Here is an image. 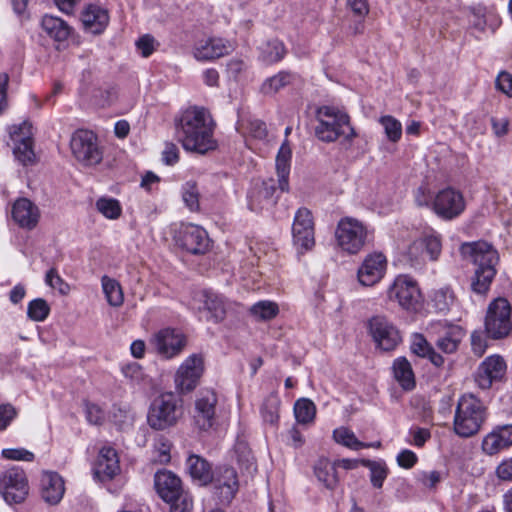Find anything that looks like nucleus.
<instances>
[{
  "label": "nucleus",
  "instance_id": "nucleus-1",
  "mask_svg": "<svg viewBox=\"0 0 512 512\" xmlns=\"http://www.w3.org/2000/svg\"><path fill=\"white\" fill-rule=\"evenodd\" d=\"M214 129L215 122L208 110L191 107L182 113L176 132L185 150L205 154L217 148Z\"/></svg>",
  "mask_w": 512,
  "mask_h": 512
},
{
  "label": "nucleus",
  "instance_id": "nucleus-2",
  "mask_svg": "<svg viewBox=\"0 0 512 512\" xmlns=\"http://www.w3.org/2000/svg\"><path fill=\"white\" fill-rule=\"evenodd\" d=\"M461 254L471 260L475 266L474 275L471 278V289L477 294H486L496 275L498 263L497 251L486 242L464 243L461 246Z\"/></svg>",
  "mask_w": 512,
  "mask_h": 512
},
{
  "label": "nucleus",
  "instance_id": "nucleus-3",
  "mask_svg": "<svg viewBox=\"0 0 512 512\" xmlns=\"http://www.w3.org/2000/svg\"><path fill=\"white\" fill-rule=\"evenodd\" d=\"M316 117L318 125L315 128L316 136L324 142H334L340 137L351 141L356 137L350 118L345 112L331 106L318 108Z\"/></svg>",
  "mask_w": 512,
  "mask_h": 512
},
{
  "label": "nucleus",
  "instance_id": "nucleus-4",
  "mask_svg": "<svg viewBox=\"0 0 512 512\" xmlns=\"http://www.w3.org/2000/svg\"><path fill=\"white\" fill-rule=\"evenodd\" d=\"M486 419V407L473 394L462 395L457 403L453 428L455 433L464 438L478 433Z\"/></svg>",
  "mask_w": 512,
  "mask_h": 512
},
{
  "label": "nucleus",
  "instance_id": "nucleus-5",
  "mask_svg": "<svg viewBox=\"0 0 512 512\" xmlns=\"http://www.w3.org/2000/svg\"><path fill=\"white\" fill-rule=\"evenodd\" d=\"M182 415V399L173 392H165L151 402L147 422L152 429L160 431L175 426Z\"/></svg>",
  "mask_w": 512,
  "mask_h": 512
},
{
  "label": "nucleus",
  "instance_id": "nucleus-6",
  "mask_svg": "<svg viewBox=\"0 0 512 512\" xmlns=\"http://www.w3.org/2000/svg\"><path fill=\"white\" fill-rule=\"evenodd\" d=\"M367 227L353 217H343L339 220L335 238L339 248L351 255L358 254L368 242Z\"/></svg>",
  "mask_w": 512,
  "mask_h": 512
},
{
  "label": "nucleus",
  "instance_id": "nucleus-7",
  "mask_svg": "<svg viewBox=\"0 0 512 512\" xmlns=\"http://www.w3.org/2000/svg\"><path fill=\"white\" fill-rule=\"evenodd\" d=\"M484 325L487 337L493 340L504 339L510 335L511 305L507 299L499 297L489 304Z\"/></svg>",
  "mask_w": 512,
  "mask_h": 512
},
{
  "label": "nucleus",
  "instance_id": "nucleus-8",
  "mask_svg": "<svg viewBox=\"0 0 512 512\" xmlns=\"http://www.w3.org/2000/svg\"><path fill=\"white\" fill-rule=\"evenodd\" d=\"M387 298L405 310H416L421 302L417 282L408 275H398L387 289Z\"/></svg>",
  "mask_w": 512,
  "mask_h": 512
},
{
  "label": "nucleus",
  "instance_id": "nucleus-9",
  "mask_svg": "<svg viewBox=\"0 0 512 512\" xmlns=\"http://www.w3.org/2000/svg\"><path fill=\"white\" fill-rule=\"evenodd\" d=\"M70 147L73 156L85 166L96 165L102 160V152L98 146L97 137L92 131L79 129L74 132Z\"/></svg>",
  "mask_w": 512,
  "mask_h": 512
},
{
  "label": "nucleus",
  "instance_id": "nucleus-10",
  "mask_svg": "<svg viewBox=\"0 0 512 512\" xmlns=\"http://www.w3.org/2000/svg\"><path fill=\"white\" fill-rule=\"evenodd\" d=\"M204 372V358L201 354H192L187 357L176 371L174 383L176 389L182 393L193 391L199 384Z\"/></svg>",
  "mask_w": 512,
  "mask_h": 512
},
{
  "label": "nucleus",
  "instance_id": "nucleus-11",
  "mask_svg": "<svg viewBox=\"0 0 512 512\" xmlns=\"http://www.w3.org/2000/svg\"><path fill=\"white\" fill-rule=\"evenodd\" d=\"M2 495L8 503H21L28 495L29 486L24 470L14 466L7 469L0 477Z\"/></svg>",
  "mask_w": 512,
  "mask_h": 512
},
{
  "label": "nucleus",
  "instance_id": "nucleus-12",
  "mask_svg": "<svg viewBox=\"0 0 512 512\" xmlns=\"http://www.w3.org/2000/svg\"><path fill=\"white\" fill-rule=\"evenodd\" d=\"M465 199L462 193L453 188H445L434 195L433 212L443 220H452L465 210Z\"/></svg>",
  "mask_w": 512,
  "mask_h": 512
},
{
  "label": "nucleus",
  "instance_id": "nucleus-13",
  "mask_svg": "<svg viewBox=\"0 0 512 512\" xmlns=\"http://www.w3.org/2000/svg\"><path fill=\"white\" fill-rule=\"evenodd\" d=\"M442 250L441 240L437 235H425L413 241L405 252V258L412 267L422 265L427 259L435 261Z\"/></svg>",
  "mask_w": 512,
  "mask_h": 512
},
{
  "label": "nucleus",
  "instance_id": "nucleus-14",
  "mask_svg": "<svg viewBox=\"0 0 512 512\" xmlns=\"http://www.w3.org/2000/svg\"><path fill=\"white\" fill-rule=\"evenodd\" d=\"M9 134L14 143L13 153L16 159L23 165L32 164L35 161L32 124L23 121L19 125H12L9 127Z\"/></svg>",
  "mask_w": 512,
  "mask_h": 512
},
{
  "label": "nucleus",
  "instance_id": "nucleus-15",
  "mask_svg": "<svg viewBox=\"0 0 512 512\" xmlns=\"http://www.w3.org/2000/svg\"><path fill=\"white\" fill-rule=\"evenodd\" d=\"M292 237L293 244L301 252L314 247V221L311 211L307 208L297 210L292 225Z\"/></svg>",
  "mask_w": 512,
  "mask_h": 512
},
{
  "label": "nucleus",
  "instance_id": "nucleus-16",
  "mask_svg": "<svg viewBox=\"0 0 512 512\" xmlns=\"http://www.w3.org/2000/svg\"><path fill=\"white\" fill-rule=\"evenodd\" d=\"M369 330L383 351H391L397 347L401 341L398 329L385 316L377 315L369 320Z\"/></svg>",
  "mask_w": 512,
  "mask_h": 512
},
{
  "label": "nucleus",
  "instance_id": "nucleus-17",
  "mask_svg": "<svg viewBox=\"0 0 512 512\" xmlns=\"http://www.w3.org/2000/svg\"><path fill=\"white\" fill-rule=\"evenodd\" d=\"M429 331L436 337V347L446 354L455 353L464 337V331L460 326L441 321L432 323Z\"/></svg>",
  "mask_w": 512,
  "mask_h": 512
},
{
  "label": "nucleus",
  "instance_id": "nucleus-18",
  "mask_svg": "<svg viewBox=\"0 0 512 512\" xmlns=\"http://www.w3.org/2000/svg\"><path fill=\"white\" fill-rule=\"evenodd\" d=\"M218 398L213 390L205 389L198 393L195 400L193 419L200 430L210 429L215 421Z\"/></svg>",
  "mask_w": 512,
  "mask_h": 512
},
{
  "label": "nucleus",
  "instance_id": "nucleus-19",
  "mask_svg": "<svg viewBox=\"0 0 512 512\" xmlns=\"http://www.w3.org/2000/svg\"><path fill=\"white\" fill-rule=\"evenodd\" d=\"M151 342L158 354L169 359L183 350L186 345V337L178 330L166 328L156 333Z\"/></svg>",
  "mask_w": 512,
  "mask_h": 512
},
{
  "label": "nucleus",
  "instance_id": "nucleus-20",
  "mask_svg": "<svg viewBox=\"0 0 512 512\" xmlns=\"http://www.w3.org/2000/svg\"><path fill=\"white\" fill-rule=\"evenodd\" d=\"M387 268L386 257L382 253L368 254L357 271L358 281L363 286H373L384 276Z\"/></svg>",
  "mask_w": 512,
  "mask_h": 512
},
{
  "label": "nucleus",
  "instance_id": "nucleus-21",
  "mask_svg": "<svg viewBox=\"0 0 512 512\" xmlns=\"http://www.w3.org/2000/svg\"><path fill=\"white\" fill-rule=\"evenodd\" d=\"M232 45L219 37H209L198 40L193 47V56L197 61L207 62L221 58L230 53Z\"/></svg>",
  "mask_w": 512,
  "mask_h": 512
},
{
  "label": "nucleus",
  "instance_id": "nucleus-22",
  "mask_svg": "<svg viewBox=\"0 0 512 512\" xmlns=\"http://www.w3.org/2000/svg\"><path fill=\"white\" fill-rule=\"evenodd\" d=\"M212 483L221 503H230L238 491L239 483L234 468L219 467L212 478Z\"/></svg>",
  "mask_w": 512,
  "mask_h": 512
},
{
  "label": "nucleus",
  "instance_id": "nucleus-23",
  "mask_svg": "<svg viewBox=\"0 0 512 512\" xmlns=\"http://www.w3.org/2000/svg\"><path fill=\"white\" fill-rule=\"evenodd\" d=\"M506 372V363L499 355L487 357L478 367L475 381L481 389H488L494 381L500 380Z\"/></svg>",
  "mask_w": 512,
  "mask_h": 512
},
{
  "label": "nucleus",
  "instance_id": "nucleus-24",
  "mask_svg": "<svg viewBox=\"0 0 512 512\" xmlns=\"http://www.w3.org/2000/svg\"><path fill=\"white\" fill-rule=\"evenodd\" d=\"M178 242L182 248L192 254H204L209 249L207 232L196 225H187L181 231Z\"/></svg>",
  "mask_w": 512,
  "mask_h": 512
},
{
  "label": "nucleus",
  "instance_id": "nucleus-25",
  "mask_svg": "<svg viewBox=\"0 0 512 512\" xmlns=\"http://www.w3.org/2000/svg\"><path fill=\"white\" fill-rule=\"evenodd\" d=\"M277 187L274 179L263 181L256 185L249 195V207L252 211H262L273 207L278 199Z\"/></svg>",
  "mask_w": 512,
  "mask_h": 512
},
{
  "label": "nucleus",
  "instance_id": "nucleus-26",
  "mask_svg": "<svg viewBox=\"0 0 512 512\" xmlns=\"http://www.w3.org/2000/svg\"><path fill=\"white\" fill-rule=\"evenodd\" d=\"M13 220L22 228L31 230L40 219L38 207L27 198H19L12 206Z\"/></svg>",
  "mask_w": 512,
  "mask_h": 512
},
{
  "label": "nucleus",
  "instance_id": "nucleus-27",
  "mask_svg": "<svg viewBox=\"0 0 512 512\" xmlns=\"http://www.w3.org/2000/svg\"><path fill=\"white\" fill-rule=\"evenodd\" d=\"M512 445V425L494 428L482 441V449L487 455H495Z\"/></svg>",
  "mask_w": 512,
  "mask_h": 512
},
{
  "label": "nucleus",
  "instance_id": "nucleus-28",
  "mask_svg": "<svg viewBox=\"0 0 512 512\" xmlns=\"http://www.w3.org/2000/svg\"><path fill=\"white\" fill-rule=\"evenodd\" d=\"M81 21L86 31L101 34L108 26L109 14L102 6L89 4L82 11Z\"/></svg>",
  "mask_w": 512,
  "mask_h": 512
},
{
  "label": "nucleus",
  "instance_id": "nucleus-29",
  "mask_svg": "<svg viewBox=\"0 0 512 512\" xmlns=\"http://www.w3.org/2000/svg\"><path fill=\"white\" fill-rule=\"evenodd\" d=\"M64 480L56 472L45 471L41 477V495L45 502L55 505L63 498Z\"/></svg>",
  "mask_w": 512,
  "mask_h": 512
},
{
  "label": "nucleus",
  "instance_id": "nucleus-30",
  "mask_svg": "<svg viewBox=\"0 0 512 512\" xmlns=\"http://www.w3.org/2000/svg\"><path fill=\"white\" fill-rule=\"evenodd\" d=\"M154 481L157 493L165 502L175 499L182 492L180 479L170 471L157 472Z\"/></svg>",
  "mask_w": 512,
  "mask_h": 512
},
{
  "label": "nucleus",
  "instance_id": "nucleus-31",
  "mask_svg": "<svg viewBox=\"0 0 512 512\" xmlns=\"http://www.w3.org/2000/svg\"><path fill=\"white\" fill-rule=\"evenodd\" d=\"M95 474L100 478L111 479L120 470L119 459L116 451L111 447H104L100 450L95 463Z\"/></svg>",
  "mask_w": 512,
  "mask_h": 512
},
{
  "label": "nucleus",
  "instance_id": "nucleus-32",
  "mask_svg": "<svg viewBox=\"0 0 512 512\" xmlns=\"http://www.w3.org/2000/svg\"><path fill=\"white\" fill-rule=\"evenodd\" d=\"M411 351L419 357L428 358L436 367H441L444 364V358L434 350L421 334L412 336Z\"/></svg>",
  "mask_w": 512,
  "mask_h": 512
},
{
  "label": "nucleus",
  "instance_id": "nucleus-33",
  "mask_svg": "<svg viewBox=\"0 0 512 512\" xmlns=\"http://www.w3.org/2000/svg\"><path fill=\"white\" fill-rule=\"evenodd\" d=\"M314 474L318 481L330 490H333L338 484L336 463L326 458H321L317 461L314 466Z\"/></svg>",
  "mask_w": 512,
  "mask_h": 512
},
{
  "label": "nucleus",
  "instance_id": "nucleus-34",
  "mask_svg": "<svg viewBox=\"0 0 512 512\" xmlns=\"http://www.w3.org/2000/svg\"><path fill=\"white\" fill-rule=\"evenodd\" d=\"M291 149L288 144L284 143L280 147L276 157V172L278 176L279 189L284 192L288 191V176L290 173Z\"/></svg>",
  "mask_w": 512,
  "mask_h": 512
},
{
  "label": "nucleus",
  "instance_id": "nucleus-35",
  "mask_svg": "<svg viewBox=\"0 0 512 512\" xmlns=\"http://www.w3.org/2000/svg\"><path fill=\"white\" fill-rule=\"evenodd\" d=\"M393 374L396 381L404 390H412L415 387V376L410 362L399 357L393 362Z\"/></svg>",
  "mask_w": 512,
  "mask_h": 512
},
{
  "label": "nucleus",
  "instance_id": "nucleus-36",
  "mask_svg": "<svg viewBox=\"0 0 512 512\" xmlns=\"http://www.w3.org/2000/svg\"><path fill=\"white\" fill-rule=\"evenodd\" d=\"M43 30L56 41H65L71 32L70 26L61 18L45 15L42 19Z\"/></svg>",
  "mask_w": 512,
  "mask_h": 512
},
{
  "label": "nucleus",
  "instance_id": "nucleus-37",
  "mask_svg": "<svg viewBox=\"0 0 512 512\" xmlns=\"http://www.w3.org/2000/svg\"><path fill=\"white\" fill-rule=\"evenodd\" d=\"M295 79L296 75L294 73L289 71H280L263 82L261 91L266 95H273L282 88L291 85Z\"/></svg>",
  "mask_w": 512,
  "mask_h": 512
},
{
  "label": "nucleus",
  "instance_id": "nucleus-38",
  "mask_svg": "<svg viewBox=\"0 0 512 512\" xmlns=\"http://www.w3.org/2000/svg\"><path fill=\"white\" fill-rule=\"evenodd\" d=\"M287 53L285 45L278 39H272L260 47V59L266 64H274L281 61Z\"/></svg>",
  "mask_w": 512,
  "mask_h": 512
},
{
  "label": "nucleus",
  "instance_id": "nucleus-39",
  "mask_svg": "<svg viewBox=\"0 0 512 512\" xmlns=\"http://www.w3.org/2000/svg\"><path fill=\"white\" fill-rule=\"evenodd\" d=\"M204 308L211 313V317L215 322L221 321L226 314L224 301L217 294L203 291L200 295Z\"/></svg>",
  "mask_w": 512,
  "mask_h": 512
},
{
  "label": "nucleus",
  "instance_id": "nucleus-40",
  "mask_svg": "<svg viewBox=\"0 0 512 512\" xmlns=\"http://www.w3.org/2000/svg\"><path fill=\"white\" fill-rule=\"evenodd\" d=\"M187 469L192 478L197 479L203 483H206L211 479L210 465L206 460L197 455H191L187 459Z\"/></svg>",
  "mask_w": 512,
  "mask_h": 512
},
{
  "label": "nucleus",
  "instance_id": "nucleus-41",
  "mask_svg": "<svg viewBox=\"0 0 512 512\" xmlns=\"http://www.w3.org/2000/svg\"><path fill=\"white\" fill-rule=\"evenodd\" d=\"M333 439L336 443L343 445L351 450L357 451L363 448H370V445L358 440L355 433L346 427L336 428L333 431Z\"/></svg>",
  "mask_w": 512,
  "mask_h": 512
},
{
  "label": "nucleus",
  "instance_id": "nucleus-42",
  "mask_svg": "<svg viewBox=\"0 0 512 512\" xmlns=\"http://www.w3.org/2000/svg\"><path fill=\"white\" fill-rule=\"evenodd\" d=\"M101 284L107 302L114 307L121 306L124 301V295L120 284L108 276L102 277Z\"/></svg>",
  "mask_w": 512,
  "mask_h": 512
},
{
  "label": "nucleus",
  "instance_id": "nucleus-43",
  "mask_svg": "<svg viewBox=\"0 0 512 512\" xmlns=\"http://www.w3.org/2000/svg\"><path fill=\"white\" fill-rule=\"evenodd\" d=\"M294 414L297 422L301 424L311 423L316 415V406L310 399H298L294 404Z\"/></svg>",
  "mask_w": 512,
  "mask_h": 512
},
{
  "label": "nucleus",
  "instance_id": "nucleus-44",
  "mask_svg": "<svg viewBox=\"0 0 512 512\" xmlns=\"http://www.w3.org/2000/svg\"><path fill=\"white\" fill-rule=\"evenodd\" d=\"M250 313L257 320L268 321L278 315L279 307L275 302L263 300L252 305Z\"/></svg>",
  "mask_w": 512,
  "mask_h": 512
},
{
  "label": "nucleus",
  "instance_id": "nucleus-45",
  "mask_svg": "<svg viewBox=\"0 0 512 512\" xmlns=\"http://www.w3.org/2000/svg\"><path fill=\"white\" fill-rule=\"evenodd\" d=\"M95 205L98 212L107 219L115 220L122 214L120 202L115 198L100 197Z\"/></svg>",
  "mask_w": 512,
  "mask_h": 512
},
{
  "label": "nucleus",
  "instance_id": "nucleus-46",
  "mask_svg": "<svg viewBox=\"0 0 512 512\" xmlns=\"http://www.w3.org/2000/svg\"><path fill=\"white\" fill-rule=\"evenodd\" d=\"M50 313V307L46 300L37 298L29 302L27 307L28 317L36 322L44 321Z\"/></svg>",
  "mask_w": 512,
  "mask_h": 512
},
{
  "label": "nucleus",
  "instance_id": "nucleus-47",
  "mask_svg": "<svg viewBox=\"0 0 512 512\" xmlns=\"http://www.w3.org/2000/svg\"><path fill=\"white\" fill-rule=\"evenodd\" d=\"M235 454L239 465L241 467H244V469L249 474H252L253 472L256 471L254 457L252 455L251 450L247 447L245 443L240 442L235 446Z\"/></svg>",
  "mask_w": 512,
  "mask_h": 512
},
{
  "label": "nucleus",
  "instance_id": "nucleus-48",
  "mask_svg": "<svg viewBox=\"0 0 512 512\" xmlns=\"http://www.w3.org/2000/svg\"><path fill=\"white\" fill-rule=\"evenodd\" d=\"M379 122L384 128L387 138L391 142H397L400 140L402 135V125L396 118L386 115L382 116Z\"/></svg>",
  "mask_w": 512,
  "mask_h": 512
},
{
  "label": "nucleus",
  "instance_id": "nucleus-49",
  "mask_svg": "<svg viewBox=\"0 0 512 512\" xmlns=\"http://www.w3.org/2000/svg\"><path fill=\"white\" fill-rule=\"evenodd\" d=\"M117 97L118 93L116 88H99L94 91L93 103L98 107L104 108L111 106L116 101Z\"/></svg>",
  "mask_w": 512,
  "mask_h": 512
},
{
  "label": "nucleus",
  "instance_id": "nucleus-50",
  "mask_svg": "<svg viewBox=\"0 0 512 512\" xmlns=\"http://www.w3.org/2000/svg\"><path fill=\"white\" fill-rule=\"evenodd\" d=\"M182 198L191 211L199 209V191L195 183L187 182L183 186Z\"/></svg>",
  "mask_w": 512,
  "mask_h": 512
},
{
  "label": "nucleus",
  "instance_id": "nucleus-51",
  "mask_svg": "<svg viewBox=\"0 0 512 512\" xmlns=\"http://www.w3.org/2000/svg\"><path fill=\"white\" fill-rule=\"evenodd\" d=\"M45 283L62 295H67L70 291V286L62 279L55 268H51L47 271Z\"/></svg>",
  "mask_w": 512,
  "mask_h": 512
},
{
  "label": "nucleus",
  "instance_id": "nucleus-52",
  "mask_svg": "<svg viewBox=\"0 0 512 512\" xmlns=\"http://www.w3.org/2000/svg\"><path fill=\"white\" fill-rule=\"evenodd\" d=\"M366 465L370 470V479L372 485L376 488H381L384 480L387 477L386 467L382 463L374 461H367Z\"/></svg>",
  "mask_w": 512,
  "mask_h": 512
},
{
  "label": "nucleus",
  "instance_id": "nucleus-53",
  "mask_svg": "<svg viewBox=\"0 0 512 512\" xmlns=\"http://www.w3.org/2000/svg\"><path fill=\"white\" fill-rule=\"evenodd\" d=\"M166 502L170 503V512H191L193 508L191 497L183 492L179 493L175 499Z\"/></svg>",
  "mask_w": 512,
  "mask_h": 512
},
{
  "label": "nucleus",
  "instance_id": "nucleus-54",
  "mask_svg": "<svg viewBox=\"0 0 512 512\" xmlns=\"http://www.w3.org/2000/svg\"><path fill=\"white\" fill-rule=\"evenodd\" d=\"M3 458L14 461L32 462L35 458L34 454L24 448H7L1 452Z\"/></svg>",
  "mask_w": 512,
  "mask_h": 512
},
{
  "label": "nucleus",
  "instance_id": "nucleus-55",
  "mask_svg": "<svg viewBox=\"0 0 512 512\" xmlns=\"http://www.w3.org/2000/svg\"><path fill=\"white\" fill-rule=\"evenodd\" d=\"M86 418L89 423L94 425H101L104 422L105 414L100 406L94 403H85Z\"/></svg>",
  "mask_w": 512,
  "mask_h": 512
},
{
  "label": "nucleus",
  "instance_id": "nucleus-56",
  "mask_svg": "<svg viewBox=\"0 0 512 512\" xmlns=\"http://www.w3.org/2000/svg\"><path fill=\"white\" fill-rule=\"evenodd\" d=\"M409 434L412 436V440L409 442L416 447H422L431 437L430 431L421 427L411 428Z\"/></svg>",
  "mask_w": 512,
  "mask_h": 512
},
{
  "label": "nucleus",
  "instance_id": "nucleus-57",
  "mask_svg": "<svg viewBox=\"0 0 512 512\" xmlns=\"http://www.w3.org/2000/svg\"><path fill=\"white\" fill-rule=\"evenodd\" d=\"M414 198L417 206L428 207L432 209L434 196L431 195L429 189L426 186L418 187L415 191Z\"/></svg>",
  "mask_w": 512,
  "mask_h": 512
},
{
  "label": "nucleus",
  "instance_id": "nucleus-58",
  "mask_svg": "<svg viewBox=\"0 0 512 512\" xmlns=\"http://www.w3.org/2000/svg\"><path fill=\"white\" fill-rule=\"evenodd\" d=\"M247 130L249 134L255 139H264L267 136L266 124L259 120L253 119L248 122Z\"/></svg>",
  "mask_w": 512,
  "mask_h": 512
},
{
  "label": "nucleus",
  "instance_id": "nucleus-59",
  "mask_svg": "<svg viewBox=\"0 0 512 512\" xmlns=\"http://www.w3.org/2000/svg\"><path fill=\"white\" fill-rule=\"evenodd\" d=\"M16 415L17 411L12 405H0V430L6 429Z\"/></svg>",
  "mask_w": 512,
  "mask_h": 512
},
{
  "label": "nucleus",
  "instance_id": "nucleus-60",
  "mask_svg": "<svg viewBox=\"0 0 512 512\" xmlns=\"http://www.w3.org/2000/svg\"><path fill=\"white\" fill-rule=\"evenodd\" d=\"M472 350L477 356H482L487 348V342L482 332L474 331L471 334Z\"/></svg>",
  "mask_w": 512,
  "mask_h": 512
},
{
  "label": "nucleus",
  "instance_id": "nucleus-61",
  "mask_svg": "<svg viewBox=\"0 0 512 512\" xmlns=\"http://www.w3.org/2000/svg\"><path fill=\"white\" fill-rule=\"evenodd\" d=\"M122 373L126 378L134 382H139L143 379L144 373L142 367L136 363H129L122 367Z\"/></svg>",
  "mask_w": 512,
  "mask_h": 512
},
{
  "label": "nucleus",
  "instance_id": "nucleus-62",
  "mask_svg": "<svg viewBox=\"0 0 512 512\" xmlns=\"http://www.w3.org/2000/svg\"><path fill=\"white\" fill-rule=\"evenodd\" d=\"M155 39L150 35H144L136 42L137 48L140 50L143 57L150 56L155 50Z\"/></svg>",
  "mask_w": 512,
  "mask_h": 512
},
{
  "label": "nucleus",
  "instance_id": "nucleus-63",
  "mask_svg": "<svg viewBox=\"0 0 512 512\" xmlns=\"http://www.w3.org/2000/svg\"><path fill=\"white\" fill-rule=\"evenodd\" d=\"M496 87L504 94L512 97V75L508 72L499 73L496 79Z\"/></svg>",
  "mask_w": 512,
  "mask_h": 512
},
{
  "label": "nucleus",
  "instance_id": "nucleus-64",
  "mask_svg": "<svg viewBox=\"0 0 512 512\" xmlns=\"http://www.w3.org/2000/svg\"><path fill=\"white\" fill-rule=\"evenodd\" d=\"M496 476L503 481H512V458L504 459L495 470Z\"/></svg>",
  "mask_w": 512,
  "mask_h": 512
}]
</instances>
